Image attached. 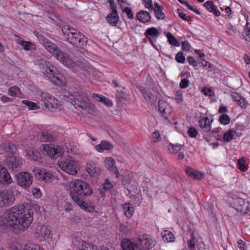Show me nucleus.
Returning <instances> with one entry per match:
<instances>
[{"instance_id":"24","label":"nucleus","mask_w":250,"mask_h":250,"mask_svg":"<svg viewBox=\"0 0 250 250\" xmlns=\"http://www.w3.org/2000/svg\"><path fill=\"white\" fill-rule=\"evenodd\" d=\"M185 171L187 175L192 178L201 180L204 177V174L203 173L195 170L190 167H187Z\"/></svg>"},{"instance_id":"7","label":"nucleus","mask_w":250,"mask_h":250,"mask_svg":"<svg viewBox=\"0 0 250 250\" xmlns=\"http://www.w3.org/2000/svg\"><path fill=\"white\" fill-rule=\"evenodd\" d=\"M44 62L42 67L44 74L53 83L57 85L61 84V74L57 69L49 62L42 61Z\"/></svg>"},{"instance_id":"50","label":"nucleus","mask_w":250,"mask_h":250,"mask_svg":"<svg viewBox=\"0 0 250 250\" xmlns=\"http://www.w3.org/2000/svg\"><path fill=\"white\" fill-rule=\"evenodd\" d=\"M188 135L191 137H195L198 134V131L195 128L191 127L188 131Z\"/></svg>"},{"instance_id":"20","label":"nucleus","mask_w":250,"mask_h":250,"mask_svg":"<svg viewBox=\"0 0 250 250\" xmlns=\"http://www.w3.org/2000/svg\"><path fill=\"white\" fill-rule=\"evenodd\" d=\"M104 163L110 171L114 173L116 175V177H119V173L117 167L115 166V161L111 157H108L105 159Z\"/></svg>"},{"instance_id":"6","label":"nucleus","mask_w":250,"mask_h":250,"mask_svg":"<svg viewBox=\"0 0 250 250\" xmlns=\"http://www.w3.org/2000/svg\"><path fill=\"white\" fill-rule=\"evenodd\" d=\"M66 96L74 101L79 107L88 113L93 111V105L89 103L87 93L83 91H76L68 93Z\"/></svg>"},{"instance_id":"15","label":"nucleus","mask_w":250,"mask_h":250,"mask_svg":"<svg viewBox=\"0 0 250 250\" xmlns=\"http://www.w3.org/2000/svg\"><path fill=\"white\" fill-rule=\"evenodd\" d=\"M32 171L35 173V176L38 179L45 182L49 181L52 176V174L50 172L44 169H40L34 167L33 168Z\"/></svg>"},{"instance_id":"16","label":"nucleus","mask_w":250,"mask_h":250,"mask_svg":"<svg viewBox=\"0 0 250 250\" xmlns=\"http://www.w3.org/2000/svg\"><path fill=\"white\" fill-rule=\"evenodd\" d=\"M140 90L144 96V98L147 101L150 102L152 104H155L157 101L160 94L158 92L153 91V93L148 91L144 88H140Z\"/></svg>"},{"instance_id":"56","label":"nucleus","mask_w":250,"mask_h":250,"mask_svg":"<svg viewBox=\"0 0 250 250\" xmlns=\"http://www.w3.org/2000/svg\"><path fill=\"white\" fill-rule=\"evenodd\" d=\"M145 6L146 8L150 9L151 10L154 9V7L152 5V0H143Z\"/></svg>"},{"instance_id":"28","label":"nucleus","mask_w":250,"mask_h":250,"mask_svg":"<svg viewBox=\"0 0 250 250\" xmlns=\"http://www.w3.org/2000/svg\"><path fill=\"white\" fill-rule=\"evenodd\" d=\"M137 19L143 23H146L150 21V16L149 14L145 11H141L137 14Z\"/></svg>"},{"instance_id":"8","label":"nucleus","mask_w":250,"mask_h":250,"mask_svg":"<svg viewBox=\"0 0 250 250\" xmlns=\"http://www.w3.org/2000/svg\"><path fill=\"white\" fill-rule=\"evenodd\" d=\"M60 167L66 173L75 175L78 173V162L72 157L67 156L58 162Z\"/></svg>"},{"instance_id":"64","label":"nucleus","mask_w":250,"mask_h":250,"mask_svg":"<svg viewBox=\"0 0 250 250\" xmlns=\"http://www.w3.org/2000/svg\"><path fill=\"white\" fill-rule=\"evenodd\" d=\"M187 60L190 65H192L193 66H196L197 65V63L195 62L194 58L192 57H188L187 58Z\"/></svg>"},{"instance_id":"62","label":"nucleus","mask_w":250,"mask_h":250,"mask_svg":"<svg viewBox=\"0 0 250 250\" xmlns=\"http://www.w3.org/2000/svg\"><path fill=\"white\" fill-rule=\"evenodd\" d=\"M116 96L118 100H119L120 102H122L123 100L125 99V94L124 93L118 92V93L116 95Z\"/></svg>"},{"instance_id":"54","label":"nucleus","mask_w":250,"mask_h":250,"mask_svg":"<svg viewBox=\"0 0 250 250\" xmlns=\"http://www.w3.org/2000/svg\"><path fill=\"white\" fill-rule=\"evenodd\" d=\"M228 33L230 35H233L237 33L236 28L232 24H230L228 27Z\"/></svg>"},{"instance_id":"31","label":"nucleus","mask_w":250,"mask_h":250,"mask_svg":"<svg viewBox=\"0 0 250 250\" xmlns=\"http://www.w3.org/2000/svg\"><path fill=\"white\" fill-rule=\"evenodd\" d=\"M26 153L29 158L33 161H38L40 158V154L37 150L29 149L26 150Z\"/></svg>"},{"instance_id":"45","label":"nucleus","mask_w":250,"mask_h":250,"mask_svg":"<svg viewBox=\"0 0 250 250\" xmlns=\"http://www.w3.org/2000/svg\"><path fill=\"white\" fill-rule=\"evenodd\" d=\"M220 122L223 125H227L230 122V118L228 115L222 114L220 117Z\"/></svg>"},{"instance_id":"51","label":"nucleus","mask_w":250,"mask_h":250,"mask_svg":"<svg viewBox=\"0 0 250 250\" xmlns=\"http://www.w3.org/2000/svg\"><path fill=\"white\" fill-rule=\"evenodd\" d=\"M202 120L204 122H205V123H206V125L207 126V132L210 131L211 129V123L212 122V120L210 121L209 118H208L207 117Z\"/></svg>"},{"instance_id":"13","label":"nucleus","mask_w":250,"mask_h":250,"mask_svg":"<svg viewBox=\"0 0 250 250\" xmlns=\"http://www.w3.org/2000/svg\"><path fill=\"white\" fill-rule=\"evenodd\" d=\"M35 236L41 240H46L51 238V231L47 227L38 225L34 229Z\"/></svg>"},{"instance_id":"40","label":"nucleus","mask_w":250,"mask_h":250,"mask_svg":"<svg viewBox=\"0 0 250 250\" xmlns=\"http://www.w3.org/2000/svg\"><path fill=\"white\" fill-rule=\"evenodd\" d=\"M243 36L246 41L250 42V21H247Z\"/></svg>"},{"instance_id":"9","label":"nucleus","mask_w":250,"mask_h":250,"mask_svg":"<svg viewBox=\"0 0 250 250\" xmlns=\"http://www.w3.org/2000/svg\"><path fill=\"white\" fill-rule=\"evenodd\" d=\"M40 101L46 109L52 111L59 108L60 103L58 100L48 93L42 92L40 95Z\"/></svg>"},{"instance_id":"32","label":"nucleus","mask_w":250,"mask_h":250,"mask_svg":"<svg viewBox=\"0 0 250 250\" xmlns=\"http://www.w3.org/2000/svg\"><path fill=\"white\" fill-rule=\"evenodd\" d=\"M167 149L171 154H176L182 148V145L180 144L173 145L169 143L167 146Z\"/></svg>"},{"instance_id":"35","label":"nucleus","mask_w":250,"mask_h":250,"mask_svg":"<svg viewBox=\"0 0 250 250\" xmlns=\"http://www.w3.org/2000/svg\"><path fill=\"white\" fill-rule=\"evenodd\" d=\"M235 131L233 129L229 130L228 132H226L223 136V139L225 141L229 142L233 139L234 134Z\"/></svg>"},{"instance_id":"43","label":"nucleus","mask_w":250,"mask_h":250,"mask_svg":"<svg viewBox=\"0 0 250 250\" xmlns=\"http://www.w3.org/2000/svg\"><path fill=\"white\" fill-rule=\"evenodd\" d=\"M103 189L104 190H108L113 187V185L108 179H105L104 183L102 184Z\"/></svg>"},{"instance_id":"14","label":"nucleus","mask_w":250,"mask_h":250,"mask_svg":"<svg viewBox=\"0 0 250 250\" xmlns=\"http://www.w3.org/2000/svg\"><path fill=\"white\" fill-rule=\"evenodd\" d=\"M5 164L8 168L12 170H19L22 165V161L21 158L12 155L5 159Z\"/></svg>"},{"instance_id":"47","label":"nucleus","mask_w":250,"mask_h":250,"mask_svg":"<svg viewBox=\"0 0 250 250\" xmlns=\"http://www.w3.org/2000/svg\"><path fill=\"white\" fill-rule=\"evenodd\" d=\"M19 44L22 46L23 49L27 50H29L32 45L31 42L24 41H20Z\"/></svg>"},{"instance_id":"58","label":"nucleus","mask_w":250,"mask_h":250,"mask_svg":"<svg viewBox=\"0 0 250 250\" xmlns=\"http://www.w3.org/2000/svg\"><path fill=\"white\" fill-rule=\"evenodd\" d=\"M102 103H103L105 106L108 107H111L113 105V103L111 101L105 98V97H104Z\"/></svg>"},{"instance_id":"36","label":"nucleus","mask_w":250,"mask_h":250,"mask_svg":"<svg viewBox=\"0 0 250 250\" xmlns=\"http://www.w3.org/2000/svg\"><path fill=\"white\" fill-rule=\"evenodd\" d=\"M167 37L168 42L170 44L176 46L180 45V43L178 42L176 39L170 32L167 34Z\"/></svg>"},{"instance_id":"29","label":"nucleus","mask_w":250,"mask_h":250,"mask_svg":"<svg viewBox=\"0 0 250 250\" xmlns=\"http://www.w3.org/2000/svg\"><path fill=\"white\" fill-rule=\"evenodd\" d=\"M106 20L111 25L114 26H116L119 21V17L118 15V13H109L106 17Z\"/></svg>"},{"instance_id":"59","label":"nucleus","mask_w":250,"mask_h":250,"mask_svg":"<svg viewBox=\"0 0 250 250\" xmlns=\"http://www.w3.org/2000/svg\"><path fill=\"white\" fill-rule=\"evenodd\" d=\"M110 8L112 9V12L113 14H117L118 10H117V7L116 3L115 1H111L110 3Z\"/></svg>"},{"instance_id":"44","label":"nucleus","mask_w":250,"mask_h":250,"mask_svg":"<svg viewBox=\"0 0 250 250\" xmlns=\"http://www.w3.org/2000/svg\"><path fill=\"white\" fill-rule=\"evenodd\" d=\"M155 12V14L156 15V18L158 19H164L165 18V15L164 13L162 11L163 8L160 9H154L153 10Z\"/></svg>"},{"instance_id":"10","label":"nucleus","mask_w":250,"mask_h":250,"mask_svg":"<svg viewBox=\"0 0 250 250\" xmlns=\"http://www.w3.org/2000/svg\"><path fill=\"white\" fill-rule=\"evenodd\" d=\"M14 201V194L11 189H8L0 192V208L11 206Z\"/></svg>"},{"instance_id":"63","label":"nucleus","mask_w":250,"mask_h":250,"mask_svg":"<svg viewBox=\"0 0 250 250\" xmlns=\"http://www.w3.org/2000/svg\"><path fill=\"white\" fill-rule=\"evenodd\" d=\"M178 14L179 16L183 20L187 21V17L186 14L183 12L180 9H177Z\"/></svg>"},{"instance_id":"55","label":"nucleus","mask_w":250,"mask_h":250,"mask_svg":"<svg viewBox=\"0 0 250 250\" xmlns=\"http://www.w3.org/2000/svg\"><path fill=\"white\" fill-rule=\"evenodd\" d=\"M202 92L204 93L205 95L208 96L210 97L213 96L214 94V92L212 91L210 88H208V89H207L206 88H203Z\"/></svg>"},{"instance_id":"41","label":"nucleus","mask_w":250,"mask_h":250,"mask_svg":"<svg viewBox=\"0 0 250 250\" xmlns=\"http://www.w3.org/2000/svg\"><path fill=\"white\" fill-rule=\"evenodd\" d=\"M188 245L190 250H194L195 247V237L193 233L191 234V238L188 241Z\"/></svg>"},{"instance_id":"3","label":"nucleus","mask_w":250,"mask_h":250,"mask_svg":"<svg viewBox=\"0 0 250 250\" xmlns=\"http://www.w3.org/2000/svg\"><path fill=\"white\" fill-rule=\"evenodd\" d=\"M42 44L47 51L65 66L72 68L76 65V62L53 42L44 40Z\"/></svg>"},{"instance_id":"46","label":"nucleus","mask_w":250,"mask_h":250,"mask_svg":"<svg viewBox=\"0 0 250 250\" xmlns=\"http://www.w3.org/2000/svg\"><path fill=\"white\" fill-rule=\"evenodd\" d=\"M238 166L239 169L242 171H245L247 169L245 166V160L243 158H240L238 161Z\"/></svg>"},{"instance_id":"26","label":"nucleus","mask_w":250,"mask_h":250,"mask_svg":"<svg viewBox=\"0 0 250 250\" xmlns=\"http://www.w3.org/2000/svg\"><path fill=\"white\" fill-rule=\"evenodd\" d=\"M86 170L93 177L97 176L100 173V169L95 164H89L87 165Z\"/></svg>"},{"instance_id":"17","label":"nucleus","mask_w":250,"mask_h":250,"mask_svg":"<svg viewBox=\"0 0 250 250\" xmlns=\"http://www.w3.org/2000/svg\"><path fill=\"white\" fill-rule=\"evenodd\" d=\"M44 149L47 151V154L53 158H56L63 153L62 148L60 146H45Z\"/></svg>"},{"instance_id":"37","label":"nucleus","mask_w":250,"mask_h":250,"mask_svg":"<svg viewBox=\"0 0 250 250\" xmlns=\"http://www.w3.org/2000/svg\"><path fill=\"white\" fill-rule=\"evenodd\" d=\"M161 141V134L158 130H156L152 133L151 143L154 144Z\"/></svg>"},{"instance_id":"21","label":"nucleus","mask_w":250,"mask_h":250,"mask_svg":"<svg viewBox=\"0 0 250 250\" xmlns=\"http://www.w3.org/2000/svg\"><path fill=\"white\" fill-rule=\"evenodd\" d=\"M160 35V33L158 29L155 27H151L148 28L145 33L146 37L148 39L152 45L154 47V44L153 40L151 37H157Z\"/></svg>"},{"instance_id":"52","label":"nucleus","mask_w":250,"mask_h":250,"mask_svg":"<svg viewBox=\"0 0 250 250\" xmlns=\"http://www.w3.org/2000/svg\"><path fill=\"white\" fill-rule=\"evenodd\" d=\"M189 84V81L187 79H183L180 83V87L181 88H186L188 86Z\"/></svg>"},{"instance_id":"5","label":"nucleus","mask_w":250,"mask_h":250,"mask_svg":"<svg viewBox=\"0 0 250 250\" xmlns=\"http://www.w3.org/2000/svg\"><path fill=\"white\" fill-rule=\"evenodd\" d=\"M153 241L150 237L146 234L139 235L137 243L129 240H124L122 243L123 250H142L149 249L153 247Z\"/></svg>"},{"instance_id":"1","label":"nucleus","mask_w":250,"mask_h":250,"mask_svg":"<svg viewBox=\"0 0 250 250\" xmlns=\"http://www.w3.org/2000/svg\"><path fill=\"white\" fill-rule=\"evenodd\" d=\"M31 213L28 206L14 207L4 214L5 226L16 233L24 231L33 221Z\"/></svg>"},{"instance_id":"19","label":"nucleus","mask_w":250,"mask_h":250,"mask_svg":"<svg viewBox=\"0 0 250 250\" xmlns=\"http://www.w3.org/2000/svg\"><path fill=\"white\" fill-rule=\"evenodd\" d=\"M159 110L162 116L167 119V115L171 112L170 107L168 104L163 100H159L158 102Z\"/></svg>"},{"instance_id":"22","label":"nucleus","mask_w":250,"mask_h":250,"mask_svg":"<svg viewBox=\"0 0 250 250\" xmlns=\"http://www.w3.org/2000/svg\"><path fill=\"white\" fill-rule=\"evenodd\" d=\"M96 150L99 152H103L104 150H110L114 148V146L109 142L105 140L101 141V144L95 147Z\"/></svg>"},{"instance_id":"2","label":"nucleus","mask_w":250,"mask_h":250,"mask_svg":"<svg viewBox=\"0 0 250 250\" xmlns=\"http://www.w3.org/2000/svg\"><path fill=\"white\" fill-rule=\"evenodd\" d=\"M70 195L72 200L82 209L87 212H93L95 207L88 205L83 200V197L90 196L92 190L90 185L81 179L73 180L69 185Z\"/></svg>"},{"instance_id":"27","label":"nucleus","mask_w":250,"mask_h":250,"mask_svg":"<svg viewBox=\"0 0 250 250\" xmlns=\"http://www.w3.org/2000/svg\"><path fill=\"white\" fill-rule=\"evenodd\" d=\"M76 239L78 242L82 243L79 250H100L96 246L93 245L91 243H87L81 240L80 238H76Z\"/></svg>"},{"instance_id":"38","label":"nucleus","mask_w":250,"mask_h":250,"mask_svg":"<svg viewBox=\"0 0 250 250\" xmlns=\"http://www.w3.org/2000/svg\"><path fill=\"white\" fill-rule=\"evenodd\" d=\"M22 103L28 106L30 110H35L40 108V106L34 102H30L27 100L22 101Z\"/></svg>"},{"instance_id":"12","label":"nucleus","mask_w":250,"mask_h":250,"mask_svg":"<svg viewBox=\"0 0 250 250\" xmlns=\"http://www.w3.org/2000/svg\"><path fill=\"white\" fill-rule=\"evenodd\" d=\"M232 204L235 209L240 212L243 215H245L250 212L249 204L246 203L242 198H236L233 199Z\"/></svg>"},{"instance_id":"42","label":"nucleus","mask_w":250,"mask_h":250,"mask_svg":"<svg viewBox=\"0 0 250 250\" xmlns=\"http://www.w3.org/2000/svg\"><path fill=\"white\" fill-rule=\"evenodd\" d=\"M19 92L20 89L16 86L11 87L8 90V93L11 96H17Z\"/></svg>"},{"instance_id":"61","label":"nucleus","mask_w":250,"mask_h":250,"mask_svg":"<svg viewBox=\"0 0 250 250\" xmlns=\"http://www.w3.org/2000/svg\"><path fill=\"white\" fill-rule=\"evenodd\" d=\"M175 100L177 103H180L183 101L182 95L180 91H177L176 93Z\"/></svg>"},{"instance_id":"39","label":"nucleus","mask_w":250,"mask_h":250,"mask_svg":"<svg viewBox=\"0 0 250 250\" xmlns=\"http://www.w3.org/2000/svg\"><path fill=\"white\" fill-rule=\"evenodd\" d=\"M23 250H43L39 245L28 244L24 246Z\"/></svg>"},{"instance_id":"11","label":"nucleus","mask_w":250,"mask_h":250,"mask_svg":"<svg viewBox=\"0 0 250 250\" xmlns=\"http://www.w3.org/2000/svg\"><path fill=\"white\" fill-rule=\"evenodd\" d=\"M18 184L21 187L29 188L32 183V177L27 172H21L16 175Z\"/></svg>"},{"instance_id":"23","label":"nucleus","mask_w":250,"mask_h":250,"mask_svg":"<svg viewBox=\"0 0 250 250\" xmlns=\"http://www.w3.org/2000/svg\"><path fill=\"white\" fill-rule=\"evenodd\" d=\"M231 97L234 101L237 102V104L241 107L246 108L247 106V102L244 98L242 97L238 93L235 92H231L230 94Z\"/></svg>"},{"instance_id":"57","label":"nucleus","mask_w":250,"mask_h":250,"mask_svg":"<svg viewBox=\"0 0 250 250\" xmlns=\"http://www.w3.org/2000/svg\"><path fill=\"white\" fill-rule=\"evenodd\" d=\"M104 97V96H103L101 95H100L98 94H95V93L93 94L92 96V98L95 101L101 102V103H102V101Z\"/></svg>"},{"instance_id":"60","label":"nucleus","mask_w":250,"mask_h":250,"mask_svg":"<svg viewBox=\"0 0 250 250\" xmlns=\"http://www.w3.org/2000/svg\"><path fill=\"white\" fill-rule=\"evenodd\" d=\"M246 242L242 240H239L237 241L238 247L242 250H246Z\"/></svg>"},{"instance_id":"53","label":"nucleus","mask_w":250,"mask_h":250,"mask_svg":"<svg viewBox=\"0 0 250 250\" xmlns=\"http://www.w3.org/2000/svg\"><path fill=\"white\" fill-rule=\"evenodd\" d=\"M181 45H182V48L183 50H184V51H188L190 49V44H189V42L187 41L182 42Z\"/></svg>"},{"instance_id":"30","label":"nucleus","mask_w":250,"mask_h":250,"mask_svg":"<svg viewBox=\"0 0 250 250\" xmlns=\"http://www.w3.org/2000/svg\"><path fill=\"white\" fill-rule=\"evenodd\" d=\"M2 147L5 152L13 154L17 150V147L14 144L10 142H6L3 144Z\"/></svg>"},{"instance_id":"49","label":"nucleus","mask_w":250,"mask_h":250,"mask_svg":"<svg viewBox=\"0 0 250 250\" xmlns=\"http://www.w3.org/2000/svg\"><path fill=\"white\" fill-rule=\"evenodd\" d=\"M123 11L126 13L129 19H132L133 18V13L130 7H126L123 9Z\"/></svg>"},{"instance_id":"34","label":"nucleus","mask_w":250,"mask_h":250,"mask_svg":"<svg viewBox=\"0 0 250 250\" xmlns=\"http://www.w3.org/2000/svg\"><path fill=\"white\" fill-rule=\"evenodd\" d=\"M163 239L164 241L172 242L174 240V235L173 233L168 230H165L162 232Z\"/></svg>"},{"instance_id":"25","label":"nucleus","mask_w":250,"mask_h":250,"mask_svg":"<svg viewBox=\"0 0 250 250\" xmlns=\"http://www.w3.org/2000/svg\"><path fill=\"white\" fill-rule=\"evenodd\" d=\"M203 5L207 10L209 12L213 13L215 16L218 17L220 15V12L217 9L216 6L212 1H207Z\"/></svg>"},{"instance_id":"18","label":"nucleus","mask_w":250,"mask_h":250,"mask_svg":"<svg viewBox=\"0 0 250 250\" xmlns=\"http://www.w3.org/2000/svg\"><path fill=\"white\" fill-rule=\"evenodd\" d=\"M12 182V179L7 169L0 165V183L9 185Z\"/></svg>"},{"instance_id":"33","label":"nucleus","mask_w":250,"mask_h":250,"mask_svg":"<svg viewBox=\"0 0 250 250\" xmlns=\"http://www.w3.org/2000/svg\"><path fill=\"white\" fill-rule=\"evenodd\" d=\"M124 211L127 217H130L133 215L134 209L131 204L126 203L124 206Z\"/></svg>"},{"instance_id":"4","label":"nucleus","mask_w":250,"mask_h":250,"mask_svg":"<svg viewBox=\"0 0 250 250\" xmlns=\"http://www.w3.org/2000/svg\"><path fill=\"white\" fill-rule=\"evenodd\" d=\"M62 30L68 42L73 45L83 48L86 44V38L72 26L65 25L62 26Z\"/></svg>"},{"instance_id":"48","label":"nucleus","mask_w":250,"mask_h":250,"mask_svg":"<svg viewBox=\"0 0 250 250\" xmlns=\"http://www.w3.org/2000/svg\"><path fill=\"white\" fill-rule=\"evenodd\" d=\"M176 60L179 63H184L185 61V58L182 52H178L175 57Z\"/></svg>"}]
</instances>
